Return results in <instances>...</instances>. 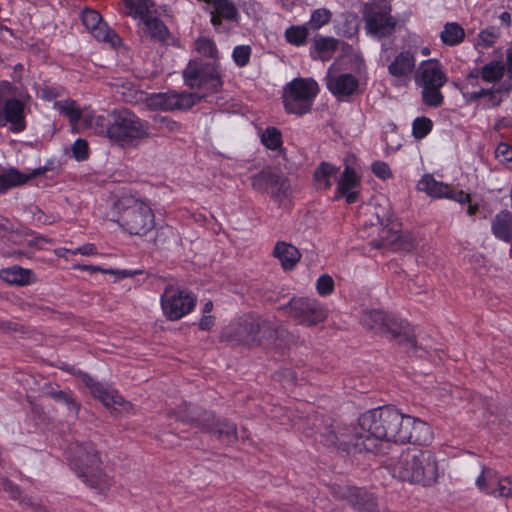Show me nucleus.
Instances as JSON below:
<instances>
[{"mask_svg": "<svg viewBox=\"0 0 512 512\" xmlns=\"http://www.w3.org/2000/svg\"><path fill=\"white\" fill-rule=\"evenodd\" d=\"M308 29L305 26H291L285 32L286 40L293 45L300 46L306 42Z\"/></svg>", "mask_w": 512, "mask_h": 512, "instance_id": "42", "label": "nucleus"}, {"mask_svg": "<svg viewBox=\"0 0 512 512\" xmlns=\"http://www.w3.org/2000/svg\"><path fill=\"white\" fill-rule=\"evenodd\" d=\"M314 48L318 53V58L327 61L338 49V40L333 37H319L314 39Z\"/></svg>", "mask_w": 512, "mask_h": 512, "instance_id": "36", "label": "nucleus"}, {"mask_svg": "<svg viewBox=\"0 0 512 512\" xmlns=\"http://www.w3.org/2000/svg\"><path fill=\"white\" fill-rule=\"evenodd\" d=\"M493 234L504 241L512 239V215L508 211H501L492 221Z\"/></svg>", "mask_w": 512, "mask_h": 512, "instance_id": "32", "label": "nucleus"}, {"mask_svg": "<svg viewBox=\"0 0 512 512\" xmlns=\"http://www.w3.org/2000/svg\"><path fill=\"white\" fill-rule=\"evenodd\" d=\"M74 269L84 270V271H90L92 273L95 272H102L106 274H117L118 272L114 269H103L99 266H93V265H81L77 264L74 266Z\"/></svg>", "mask_w": 512, "mask_h": 512, "instance_id": "58", "label": "nucleus"}, {"mask_svg": "<svg viewBox=\"0 0 512 512\" xmlns=\"http://www.w3.org/2000/svg\"><path fill=\"white\" fill-rule=\"evenodd\" d=\"M381 335L396 340L409 354L422 357L426 353L424 348L417 344L409 324L403 320L388 315Z\"/></svg>", "mask_w": 512, "mask_h": 512, "instance_id": "15", "label": "nucleus"}, {"mask_svg": "<svg viewBox=\"0 0 512 512\" xmlns=\"http://www.w3.org/2000/svg\"><path fill=\"white\" fill-rule=\"evenodd\" d=\"M403 430L399 443L425 445L432 439L430 426L417 418L405 415Z\"/></svg>", "mask_w": 512, "mask_h": 512, "instance_id": "21", "label": "nucleus"}, {"mask_svg": "<svg viewBox=\"0 0 512 512\" xmlns=\"http://www.w3.org/2000/svg\"><path fill=\"white\" fill-rule=\"evenodd\" d=\"M273 255L281 262L284 270H292L301 258L299 250L286 242H277Z\"/></svg>", "mask_w": 512, "mask_h": 512, "instance_id": "29", "label": "nucleus"}, {"mask_svg": "<svg viewBox=\"0 0 512 512\" xmlns=\"http://www.w3.org/2000/svg\"><path fill=\"white\" fill-rule=\"evenodd\" d=\"M196 49L200 54L210 58H216L218 51L215 43L208 38H199L196 41Z\"/></svg>", "mask_w": 512, "mask_h": 512, "instance_id": "48", "label": "nucleus"}, {"mask_svg": "<svg viewBox=\"0 0 512 512\" xmlns=\"http://www.w3.org/2000/svg\"><path fill=\"white\" fill-rule=\"evenodd\" d=\"M253 326V345L265 348L275 345L279 331L274 324L269 320L254 316Z\"/></svg>", "mask_w": 512, "mask_h": 512, "instance_id": "24", "label": "nucleus"}, {"mask_svg": "<svg viewBox=\"0 0 512 512\" xmlns=\"http://www.w3.org/2000/svg\"><path fill=\"white\" fill-rule=\"evenodd\" d=\"M358 86V79L350 73L327 76V88L337 97H348L353 95L358 89Z\"/></svg>", "mask_w": 512, "mask_h": 512, "instance_id": "27", "label": "nucleus"}, {"mask_svg": "<svg viewBox=\"0 0 512 512\" xmlns=\"http://www.w3.org/2000/svg\"><path fill=\"white\" fill-rule=\"evenodd\" d=\"M497 35L498 34H497L496 29L491 27V28L481 31V33L479 34V37H480V40L486 46H491L492 44H494L495 39L497 38Z\"/></svg>", "mask_w": 512, "mask_h": 512, "instance_id": "56", "label": "nucleus"}, {"mask_svg": "<svg viewBox=\"0 0 512 512\" xmlns=\"http://www.w3.org/2000/svg\"><path fill=\"white\" fill-rule=\"evenodd\" d=\"M415 66V56L409 51H402L388 65V72L396 78L397 82H405L409 79Z\"/></svg>", "mask_w": 512, "mask_h": 512, "instance_id": "25", "label": "nucleus"}, {"mask_svg": "<svg viewBox=\"0 0 512 512\" xmlns=\"http://www.w3.org/2000/svg\"><path fill=\"white\" fill-rule=\"evenodd\" d=\"M214 325V317L213 316H204L199 322V327L201 330L208 331Z\"/></svg>", "mask_w": 512, "mask_h": 512, "instance_id": "60", "label": "nucleus"}, {"mask_svg": "<svg viewBox=\"0 0 512 512\" xmlns=\"http://www.w3.org/2000/svg\"><path fill=\"white\" fill-rule=\"evenodd\" d=\"M464 36V29L455 22L446 23L440 35L443 43L449 46L459 44L463 40Z\"/></svg>", "mask_w": 512, "mask_h": 512, "instance_id": "37", "label": "nucleus"}, {"mask_svg": "<svg viewBox=\"0 0 512 512\" xmlns=\"http://www.w3.org/2000/svg\"><path fill=\"white\" fill-rule=\"evenodd\" d=\"M433 122L427 117H418L413 121L412 134L416 139H423L432 130Z\"/></svg>", "mask_w": 512, "mask_h": 512, "instance_id": "44", "label": "nucleus"}, {"mask_svg": "<svg viewBox=\"0 0 512 512\" xmlns=\"http://www.w3.org/2000/svg\"><path fill=\"white\" fill-rule=\"evenodd\" d=\"M445 198L454 200L460 204H465L470 202V195L462 190H452L448 187V193Z\"/></svg>", "mask_w": 512, "mask_h": 512, "instance_id": "53", "label": "nucleus"}, {"mask_svg": "<svg viewBox=\"0 0 512 512\" xmlns=\"http://www.w3.org/2000/svg\"><path fill=\"white\" fill-rule=\"evenodd\" d=\"M177 236L172 227H161L157 230L154 243L160 247H166L171 242L176 241Z\"/></svg>", "mask_w": 512, "mask_h": 512, "instance_id": "45", "label": "nucleus"}, {"mask_svg": "<svg viewBox=\"0 0 512 512\" xmlns=\"http://www.w3.org/2000/svg\"><path fill=\"white\" fill-rule=\"evenodd\" d=\"M316 288L317 292L322 296L331 294L334 290L333 278L327 274L321 275L317 280Z\"/></svg>", "mask_w": 512, "mask_h": 512, "instance_id": "50", "label": "nucleus"}, {"mask_svg": "<svg viewBox=\"0 0 512 512\" xmlns=\"http://www.w3.org/2000/svg\"><path fill=\"white\" fill-rule=\"evenodd\" d=\"M82 380L85 385L90 389L91 394L98 398L106 408L114 406H122L124 399L116 390L104 386L102 383L95 381L88 374L82 375Z\"/></svg>", "mask_w": 512, "mask_h": 512, "instance_id": "22", "label": "nucleus"}, {"mask_svg": "<svg viewBox=\"0 0 512 512\" xmlns=\"http://www.w3.org/2000/svg\"><path fill=\"white\" fill-rule=\"evenodd\" d=\"M481 77L486 82H495L503 77L504 66L502 63L493 61L481 69Z\"/></svg>", "mask_w": 512, "mask_h": 512, "instance_id": "41", "label": "nucleus"}, {"mask_svg": "<svg viewBox=\"0 0 512 512\" xmlns=\"http://www.w3.org/2000/svg\"><path fill=\"white\" fill-rule=\"evenodd\" d=\"M161 306L167 319L176 321L193 310L195 298L185 290L168 285L161 296Z\"/></svg>", "mask_w": 512, "mask_h": 512, "instance_id": "12", "label": "nucleus"}, {"mask_svg": "<svg viewBox=\"0 0 512 512\" xmlns=\"http://www.w3.org/2000/svg\"><path fill=\"white\" fill-rule=\"evenodd\" d=\"M4 489L5 491L9 492L11 497L14 499L18 498L20 494L18 487L13 485L10 481H5Z\"/></svg>", "mask_w": 512, "mask_h": 512, "instance_id": "61", "label": "nucleus"}, {"mask_svg": "<svg viewBox=\"0 0 512 512\" xmlns=\"http://www.w3.org/2000/svg\"><path fill=\"white\" fill-rule=\"evenodd\" d=\"M359 184V179L353 168L346 166L341 178L338 181V194H346Z\"/></svg>", "mask_w": 512, "mask_h": 512, "instance_id": "39", "label": "nucleus"}, {"mask_svg": "<svg viewBox=\"0 0 512 512\" xmlns=\"http://www.w3.org/2000/svg\"><path fill=\"white\" fill-rule=\"evenodd\" d=\"M93 128L121 148L135 147L149 136L148 123L127 109H115L96 116Z\"/></svg>", "mask_w": 512, "mask_h": 512, "instance_id": "2", "label": "nucleus"}, {"mask_svg": "<svg viewBox=\"0 0 512 512\" xmlns=\"http://www.w3.org/2000/svg\"><path fill=\"white\" fill-rule=\"evenodd\" d=\"M72 151L74 157L78 161L86 160L89 155L87 141L84 139H77L72 146Z\"/></svg>", "mask_w": 512, "mask_h": 512, "instance_id": "51", "label": "nucleus"}, {"mask_svg": "<svg viewBox=\"0 0 512 512\" xmlns=\"http://www.w3.org/2000/svg\"><path fill=\"white\" fill-rule=\"evenodd\" d=\"M476 486L486 495L512 498V476H501L490 467H483Z\"/></svg>", "mask_w": 512, "mask_h": 512, "instance_id": "16", "label": "nucleus"}, {"mask_svg": "<svg viewBox=\"0 0 512 512\" xmlns=\"http://www.w3.org/2000/svg\"><path fill=\"white\" fill-rule=\"evenodd\" d=\"M144 32L154 41L165 44L169 38V30L156 14H151L140 22Z\"/></svg>", "mask_w": 512, "mask_h": 512, "instance_id": "30", "label": "nucleus"}, {"mask_svg": "<svg viewBox=\"0 0 512 512\" xmlns=\"http://www.w3.org/2000/svg\"><path fill=\"white\" fill-rule=\"evenodd\" d=\"M333 494L346 500L357 512H378V503L375 497L356 487L339 486L333 488Z\"/></svg>", "mask_w": 512, "mask_h": 512, "instance_id": "18", "label": "nucleus"}, {"mask_svg": "<svg viewBox=\"0 0 512 512\" xmlns=\"http://www.w3.org/2000/svg\"><path fill=\"white\" fill-rule=\"evenodd\" d=\"M211 24L216 30L222 26L223 20L238 22L240 14L236 4L231 0H212Z\"/></svg>", "mask_w": 512, "mask_h": 512, "instance_id": "23", "label": "nucleus"}, {"mask_svg": "<svg viewBox=\"0 0 512 512\" xmlns=\"http://www.w3.org/2000/svg\"><path fill=\"white\" fill-rule=\"evenodd\" d=\"M63 250L66 251L67 253H71L73 255L81 254V255L89 256V255L97 254V249H96L95 245L91 244V243L84 244L83 246L78 247L75 250L66 249V248Z\"/></svg>", "mask_w": 512, "mask_h": 512, "instance_id": "54", "label": "nucleus"}, {"mask_svg": "<svg viewBox=\"0 0 512 512\" xmlns=\"http://www.w3.org/2000/svg\"><path fill=\"white\" fill-rule=\"evenodd\" d=\"M9 125L13 133L26 129L25 103L16 98V88L8 81L0 82V127Z\"/></svg>", "mask_w": 512, "mask_h": 512, "instance_id": "9", "label": "nucleus"}, {"mask_svg": "<svg viewBox=\"0 0 512 512\" xmlns=\"http://www.w3.org/2000/svg\"><path fill=\"white\" fill-rule=\"evenodd\" d=\"M488 94L487 89H480L478 91H463V97L466 102H475L482 97H486Z\"/></svg>", "mask_w": 512, "mask_h": 512, "instance_id": "57", "label": "nucleus"}, {"mask_svg": "<svg viewBox=\"0 0 512 512\" xmlns=\"http://www.w3.org/2000/svg\"><path fill=\"white\" fill-rule=\"evenodd\" d=\"M82 23L99 41L110 43L112 46L120 44V37L103 22L102 16L93 9H84L81 14Z\"/></svg>", "mask_w": 512, "mask_h": 512, "instance_id": "19", "label": "nucleus"}, {"mask_svg": "<svg viewBox=\"0 0 512 512\" xmlns=\"http://www.w3.org/2000/svg\"><path fill=\"white\" fill-rule=\"evenodd\" d=\"M71 468L92 488L100 491L109 486V478L104 473L102 461L94 444L90 442L75 443L67 451Z\"/></svg>", "mask_w": 512, "mask_h": 512, "instance_id": "4", "label": "nucleus"}, {"mask_svg": "<svg viewBox=\"0 0 512 512\" xmlns=\"http://www.w3.org/2000/svg\"><path fill=\"white\" fill-rule=\"evenodd\" d=\"M55 108L64 116H66L72 124H77L82 117V111L76 102L71 99L58 101Z\"/></svg>", "mask_w": 512, "mask_h": 512, "instance_id": "38", "label": "nucleus"}, {"mask_svg": "<svg viewBox=\"0 0 512 512\" xmlns=\"http://www.w3.org/2000/svg\"><path fill=\"white\" fill-rule=\"evenodd\" d=\"M251 186L256 191L266 192L280 205L293 194L289 178L280 169L271 166L253 175Z\"/></svg>", "mask_w": 512, "mask_h": 512, "instance_id": "10", "label": "nucleus"}, {"mask_svg": "<svg viewBox=\"0 0 512 512\" xmlns=\"http://www.w3.org/2000/svg\"><path fill=\"white\" fill-rule=\"evenodd\" d=\"M202 99V96L193 93H177L169 91L155 95L151 104L162 110H186L190 109Z\"/></svg>", "mask_w": 512, "mask_h": 512, "instance_id": "20", "label": "nucleus"}, {"mask_svg": "<svg viewBox=\"0 0 512 512\" xmlns=\"http://www.w3.org/2000/svg\"><path fill=\"white\" fill-rule=\"evenodd\" d=\"M154 122L162 132H176L180 130V124L166 116H155Z\"/></svg>", "mask_w": 512, "mask_h": 512, "instance_id": "49", "label": "nucleus"}, {"mask_svg": "<svg viewBox=\"0 0 512 512\" xmlns=\"http://www.w3.org/2000/svg\"><path fill=\"white\" fill-rule=\"evenodd\" d=\"M280 309L299 325L305 327L316 326L328 317L327 308L313 298L294 297Z\"/></svg>", "mask_w": 512, "mask_h": 512, "instance_id": "11", "label": "nucleus"}, {"mask_svg": "<svg viewBox=\"0 0 512 512\" xmlns=\"http://www.w3.org/2000/svg\"><path fill=\"white\" fill-rule=\"evenodd\" d=\"M253 322L252 315H245L232 321L222 329L220 340L233 344L253 345Z\"/></svg>", "mask_w": 512, "mask_h": 512, "instance_id": "17", "label": "nucleus"}, {"mask_svg": "<svg viewBox=\"0 0 512 512\" xmlns=\"http://www.w3.org/2000/svg\"><path fill=\"white\" fill-rule=\"evenodd\" d=\"M387 316L385 312L381 310H371L362 313L361 316V324L369 329L374 330L378 334L383 333L385 321H387Z\"/></svg>", "mask_w": 512, "mask_h": 512, "instance_id": "35", "label": "nucleus"}, {"mask_svg": "<svg viewBox=\"0 0 512 512\" xmlns=\"http://www.w3.org/2000/svg\"><path fill=\"white\" fill-rule=\"evenodd\" d=\"M363 18L367 32L378 39L389 37L395 32L397 19L391 15V5L366 8Z\"/></svg>", "mask_w": 512, "mask_h": 512, "instance_id": "14", "label": "nucleus"}, {"mask_svg": "<svg viewBox=\"0 0 512 512\" xmlns=\"http://www.w3.org/2000/svg\"><path fill=\"white\" fill-rule=\"evenodd\" d=\"M172 413L177 420L213 434L224 444L232 445L238 440L236 424L225 418L216 417L211 411L183 404Z\"/></svg>", "mask_w": 512, "mask_h": 512, "instance_id": "5", "label": "nucleus"}, {"mask_svg": "<svg viewBox=\"0 0 512 512\" xmlns=\"http://www.w3.org/2000/svg\"><path fill=\"white\" fill-rule=\"evenodd\" d=\"M319 86L312 78H295L283 88V105L289 114L302 116L312 109Z\"/></svg>", "mask_w": 512, "mask_h": 512, "instance_id": "8", "label": "nucleus"}, {"mask_svg": "<svg viewBox=\"0 0 512 512\" xmlns=\"http://www.w3.org/2000/svg\"><path fill=\"white\" fill-rule=\"evenodd\" d=\"M183 76L191 88L199 87L218 91L222 86V80L216 68L202 62L190 61L183 71Z\"/></svg>", "mask_w": 512, "mask_h": 512, "instance_id": "13", "label": "nucleus"}, {"mask_svg": "<svg viewBox=\"0 0 512 512\" xmlns=\"http://www.w3.org/2000/svg\"><path fill=\"white\" fill-rule=\"evenodd\" d=\"M251 56V47L249 45H239L233 49L232 57L239 67H245Z\"/></svg>", "mask_w": 512, "mask_h": 512, "instance_id": "47", "label": "nucleus"}, {"mask_svg": "<svg viewBox=\"0 0 512 512\" xmlns=\"http://www.w3.org/2000/svg\"><path fill=\"white\" fill-rule=\"evenodd\" d=\"M496 157L503 161H512V147L506 143H500L495 150Z\"/></svg>", "mask_w": 512, "mask_h": 512, "instance_id": "55", "label": "nucleus"}, {"mask_svg": "<svg viewBox=\"0 0 512 512\" xmlns=\"http://www.w3.org/2000/svg\"><path fill=\"white\" fill-rule=\"evenodd\" d=\"M331 12L326 8H320L313 11L309 24L313 29H318L331 20Z\"/></svg>", "mask_w": 512, "mask_h": 512, "instance_id": "46", "label": "nucleus"}, {"mask_svg": "<svg viewBox=\"0 0 512 512\" xmlns=\"http://www.w3.org/2000/svg\"><path fill=\"white\" fill-rule=\"evenodd\" d=\"M339 196H344L346 198V202L348 204H352L357 201L358 193L356 191H348L346 194H339Z\"/></svg>", "mask_w": 512, "mask_h": 512, "instance_id": "63", "label": "nucleus"}, {"mask_svg": "<svg viewBox=\"0 0 512 512\" xmlns=\"http://www.w3.org/2000/svg\"><path fill=\"white\" fill-rule=\"evenodd\" d=\"M499 18H500V20H501V22H502L503 24H505L506 26H510V24H511V15H510V13H508V12H503V13H501V15L499 16Z\"/></svg>", "mask_w": 512, "mask_h": 512, "instance_id": "64", "label": "nucleus"}, {"mask_svg": "<svg viewBox=\"0 0 512 512\" xmlns=\"http://www.w3.org/2000/svg\"><path fill=\"white\" fill-rule=\"evenodd\" d=\"M389 465L393 477L423 487L435 485L440 476L437 457L430 450L407 448Z\"/></svg>", "mask_w": 512, "mask_h": 512, "instance_id": "3", "label": "nucleus"}, {"mask_svg": "<svg viewBox=\"0 0 512 512\" xmlns=\"http://www.w3.org/2000/svg\"><path fill=\"white\" fill-rule=\"evenodd\" d=\"M338 168L327 162H322L315 169L313 178L318 189L328 190L332 186L331 178L336 177Z\"/></svg>", "mask_w": 512, "mask_h": 512, "instance_id": "33", "label": "nucleus"}, {"mask_svg": "<svg viewBox=\"0 0 512 512\" xmlns=\"http://www.w3.org/2000/svg\"><path fill=\"white\" fill-rule=\"evenodd\" d=\"M261 141L268 149L276 150L282 144L281 133L275 127H268L262 133Z\"/></svg>", "mask_w": 512, "mask_h": 512, "instance_id": "43", "label": "nucleus"}, {"mask_svg": "<svg viewBox=\"0 0 512 512\" xmlns=\"http://www.w3.org/2000/svg\"><path fill=\"white\" fill-rule=\"evenodd\" d=\"M405 414L394 406H384L369 410L358 418L357 426L333 423L320 432L321 441L338 450L372 452L376 440L399 443Z\"/></svg>", "mask_w": 512, "mask_h": 512, "instance_id": "1", "label": "nucleus"}, {"mask_svg": "<svg viewBox=\"0 0 512 512\" xmlns=\"http://www.w3.org/2000/svg\"><path fill=\"white\" fill-rule=\"evenodd\" d=\"M0 279L10 285L25 286L35 282L32 270L14 265L0 270Z\"/></svg>", "mask_w": 512, "mask_h": 512, "instance_id": "28", "label": "nucleus"}, {"mask_svg": "<svg viewBox=\"0 0 512 512\" xmlns=\"http://www.w3.org/2000/svg\"><path fill=\"white\" fill-rule=\"evenodd\" d=\"M48 169L46 167H39L32 170L30 173H22L15 168L0 173V193H5L9 189L23 185L30 179L36 178L44 174Z\"/></svg>", "mask_w": 512, "mask_h": 512, "instance_id": "26", "label": "nucleus"}, {"mask_svg": "<svg viewBox=\"0 0 512 512\" xmlns=\"http://www.w3.org/2000/svg\"><path fill=\"white\" fill-rule=\"evenodd\" d=\"M2 325V331L10 332V331H18V324L12 321H4Z\"/></svg>", "mask_w": 512, "mask_h": 512, "instance_id": "62", "label": "nucleus"}, {"mask_svg": "<svg viewBox=\"0 0 512 512\" xmlns=\"http://www.w3.org/2000/svg\"><path fill=\"white\" fill-rule=\"evenodd\" d=\"M418 190L427 193L432 197L442 198L448 193L449 185L436 181L432 175H424L418 182Z\"/></svg>", "mask_w": 512, "mask_h": 512, "instance_id": "34", "label": "nucleus"}, {"mask_svg": "<svg viewBox=\"0 0 512 512\" xmlns=\"http://www.w3.org/2000/svg\"><path fill=\"white\" fill-rule=\"evenodd\" d=\"M124 14L140 22L151 14H156L154 2L151 0H123Z\"/></svg>", "mask_w": 512, "mask_h": 512, "instance_id": "31", "label": "nucleus"}, {"mask_svg": "<svg viewBox=\"0 0 512 512\" xmlns=\"http://www.w3.org/2000/svg\"><path fill=\"white\" fill-rule=\"evenodd\" d=\"M118 208L121 209L119 223L131 235L144 236L154 228V213L144 202L122 197L118 200Z\"/></svg>", "mask_w": 512, "mask_h": 512, "instance_id": "7", "label": "nucleus"}, {"mask_svg": "<svg viewBox=\"0 0 512 512\" xmlns=\"http://www.w3.org/2000/svg\"><path fill=\"white\" fill-rule=\"evenodd\" d=\"M414 80L421 88L422 101L426 106L437 108L443 104L441 88L447 82V76L437 60L421 62L415 71Z\"/></svg>", "mask_w": 512, "mask_h": 512, "instance_id": "6", "label": "nucleus"}, {"mask_svg": "<svg viewBox=\"0 0 512 512\" xmlns=\"http://www.w3.org/2000/svg\"><path fill=\"white\" fill-rule=\"evenodd\" d=\"M372 172L381 179H388L391 177V171L387 163L383 161H375L372 164Z\"/></svg>", "mask_w": 512, "mask_h": 512, "instance_id": "52", "label": "nucleus"}, {"mask_svg": "<svg viewBox=\"0 0 512 512\" xmlns=\"http://www.w3.org/2000/svg\"><path fill=\"white\" fill-rule=\"evenodd\" d=\"M486 96L488 97L489 107H497L502 102V97L500 95L499 90H496V91L488 90V94Z\"/></svg>", "mask_w": 512, "mask_h": 512, "instance_id": "59", "label": "nucleus"}, {"mask_svg": "<svg viewBox=\"0 0 512 512\" xmlns=\"http://www.w3.org/2000/svg\"><path fill=\"white\" fill-rule=\"evenodd\" d=\"M47 395L56 402L65 404L75 415L78 414L80 405L76 402L70 392L64 390H51Z\"/></svg>", "mask_w": 512, "mask_h": 512, "instance_id": "40", "label": "nucleus"}]
</instances>
